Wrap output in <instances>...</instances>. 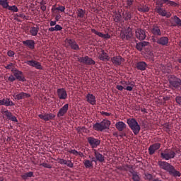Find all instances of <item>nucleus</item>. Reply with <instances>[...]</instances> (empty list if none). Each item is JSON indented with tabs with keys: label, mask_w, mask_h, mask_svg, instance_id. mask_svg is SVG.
Returning <instances> with one entry per match:
<instances>
[{
	"label": "nucleus",
	"mask_w": 181,
	"mask_h": 181,
	"mask_svg": "<svg viewBox=\"0 0 181 181\" xmlns=\"http://www.w3.org/2000/svg\"><path fill=\"white\" fill-rule=\"evenodd\" d=\"M158 167L168 172L173 177H180V172L177 171L173 165L166 161H158Z\"/></svg>",
	"instance_id": "obj_1"
},
{
	"label": "nucleus",
	"mask_w": 181,
	"mask_h": 181,
	"mask_svg": "<svg viewBox=\"0 0 181 181\" xmlns=\"http://www.w3.org/2000/svg\"><path fill=\"white\" fill-rule=\"evenodd\" d=\"M126 124H128V127H129V129L132 130L134 135L137 136L138 134H139V132L141 131V126H139V124H138V122H136L135 118L126 119Z\"/></svg>",
	"instance_id": "obj_2"
},
{
	"label": "nucleus",
	"mask_w": 181,
	"mask_h": 181,
	"mask_svg": "<svg viewBox=\"0 0 181 181\" xmlns=\"http://www.w3.org/2000/svg\"><path fill=\"white\" fill-rule=\"evenodd\" d=\"M110 121L107 119H103V121L95 123L93 125V129L95 131L103 132L104 130L109 129L110 127Z\"/></svg>",
	"instance_id": "obj_3"
},
{
	"label": "nucleus",
	"mask_w": 181,
	"mask_h": 181,
	"mask_svg": "<svg viewBox=\"0 0 181 181\" xmlns=\"http://www.w3.org/2000/svg\"><path fill=\"white\" fill-rule=\"evenodd\" d=\"M119 83L120 85L116 86V89L119 91L126 90L127 91L131 92L132 91V90H134V87H135L134 83L131 81H120Z\"/></svg>",
	"instance_id": "obj_4"
},
{
	"label": "nucleus",
	"mask_w": 181,
	"mask_h": 181,
	"mask_svg": "<svg viewBox=\"0 0 181 181\" xmlns=\"http://www.w3.org/2000/svg\"><path fill=\"white\" fill-rule=\"evenodd\" d=\"M11 72L13 75L9 76L8 78V81L10 82H13L16 80L21 82L26 81V78H25L23 73L21 71H11Z\"/></svg>",
	"instance_id": "obj_5"
},
{
	"label": "nucleus",
	"mask_w": 181,
	"mask_h": 181,
	"mask_svg": "<svg viewBox=\"0 0 181 181\" xmlns=\"http://www.w3.org/2000/svg\"><path fill=\"white\" fill-rule=\"evenodd\" d=\"M169 86L172 90H181L180 78L172 75L169 78Z\"/></svg>",
	"instance_id": "obj_6"
},
{
	"label": "nucleus",
	"mask_w": 181,
	"mask_h": 181,
	"mask_svg": "<svg viewBox=\"0 0 181 181\" xmlns=\"http://www.w3.org/2000/svg\"><path fill=\"white\" fill-rule=\"evenodd\" d=\"M176 153L172 149L165 148L160 153V158L164 160H169L175 158Z\"/></svg>",
	"instance_id": "obj_7"
},
{
	"label": "nucleus",
	"mask_w": 181,
	"mask_h": 181,
	"mask_svg": "<svg viewBox=\"0 0 181 181\" xmlns=\"http://www.w3.org/2000/svg\"><path fill=\"white\" fill-rule=\"evenodd\" d=\"M153 42L157 43V45L163 47L169 46V37L165 36L155 37L153 36Z\"/></svg>",
	"instance_id": "obj_8"
},
{
	"label": "nucleus",
	"mask_w": 181,
	"mask_h": 181,
	"mask_svg": "<svg viewBox=\"0 0 181 181\" xmlns=\"http://www.w3.org/2000/svg\"><path fill=\"white\" fill-rule=\"evenodd\" d=\"M78 62L83 65L94 66L95 65V62L88 56H83L78 57Z\"/></svg>",
	"instance_id": "obj_9"
},
{
	"label": "nucleus",
	"mask_w": 181,
	"mask_h": 181,
	"mask_svg": "<svg viewBox=\"0 0 181 181\" xmlns=\"http://www.w3.org/2000/svg\"><path fill=\"white\" fill-rule=\"evenodd\" d=\"M94 152V157L91 158L90 160L94 161V163L97 164V163H103L105 161V158L103 154L100 153V152L97 151V150H93Z\"/></svg>",
	"instance_id": "obj_10"
},
{
	"label": "nucleus",
	"mask_w": 181,
	"mask_h": 181,
	"mask_svg": "<svg viewBox=\"0 0 181 181\" xmlns=\"http://www.w3.org/2000/svg\"><path fill=\"white\" fill-rule=\"evenodd\" d=\"M64 43H66L67 47H70L72 50L76 52L80 50L79 45H78L75 40L66 38L64 40Z\"/></svg>",
	"instance_id": "obj_11"
},
{
	"label": "nucleus",
	"mask_w": 181,
	"mask_h": 181,
	"mask_svg": "<svg viewBox=\"0 0 181 181\" xmlns=\"http://www.w3.org/2000/svg\"><path fill=\"white\" fill-rule=\"evenodd\" d=\"M150 32L155 37H160L163 35V32L161 31V27L158 25H153L151 28H150Z\"/></svg>",
	"instance_id": "obj_12"
},
{
	"label": "nucleus",
	"mask_w": 181,
	"mask_h": 181,
	"mask_svg": "<svg viewBox=\"0 0 181 181\" xmlns=\"http://www.w3.org/2000/svg\"><path fill=\"white\" fill-rule=\"evenodd\" d=\"M135 48L139 52H141L143 49H148L150 48V42H139L135 45Z\"/></svg>",
	"instance_id": "obj_13"
},
{
	"label": "nucleus",
	"mask_w": 181,
	"mask_h": 181,
	"mask_svg": "<svg viewBox=\"0 0 181 181\" xmlns=\"http://www.w3.org/2000/svg\"><path fill=\"white\" fill-rule=\"evenodd\" d=\"M56 117L53 113H44L38 115V118L41 119L44 122H48L50 120H54Z\"/></svg>",
	"instance_id": "obj_14"
},
{
	"label": "nucleus",
	"mask_w": 181,
	"mask_h": 181,
	"mask_svg": "<svg viewBox=\"0 0 181 181\" xmlns=\"http://www.w3.org/2000/svg\"><path fill=\"white\" fill-rule=\"evenodd\" d=\"M25 64H28V66H30L37 70H42V66L41 65V63H40L37 61L30 59V60L25 62Z\"/></svg>",
	"instance_id": "obj_15"
},
{
	"label": "nucleus",
	"mask_w": 181,
	"mask_h": 181,
	"mask_svg": "<svg viewBox=\"0 0 181 181\" xmlns=\"http://www.w3.org/2000/svg\"><path fill=\"white\" fill-rule=\"evenodd\" d=\"M69 110V104L66 103L63 105L60 109H59V112H57V118H61L64 117V115L68 113V110Z\"/></svg>",
	"instance_id": "obj_16"
},
{
	"label": "nucleus",
	"mask_w": 181,
	"mask_h": 181,
	"mask_svg": "<svg viewBox=\"0 0 181 181\" xmlns=\"http://www.w3.org/2000/svg\"><path fill=\"white\" fill-rule=\"evenodd\" d=\"M86 141H88V144L91 146V148H96L98 146H100V140L94 138V137H88L86 138Z\"/></svg>",
	"instance_id": "obj_17"
},
{
	"label": "nucleus",
	"mask_w": 181,
	"mask_h": 181,
	"mask_svg": "<svg viewBox=\"0 0 181 181\" xmlns=\"http://www.w3.org/2000/svg\"><path fill=\"white\" fill-rule=\"evenodd\" d=\"M59 100H66L68 98V93L64 88H59L56 90Z\"/></svg>",
	"instance_id": "obj_18"
},
{
	"label": "nucleus",
	"mask_w": 181,
	"mask_h": 181,
	"mask_svg": "<svg viewBox=\"0 0 181 181\" xmlns=\"http://www.w3.org/2000/svg\"><path fill=\"white\" fill-rule=\"evenodd\" d=\"M98 59L101 62H109L110 60V57L108 54H107L104 50L101 49L98 52Z\"/></svg>",
	"instance_id": "obj_19"
},
{
	"label": "nucleus",
	"mask_w": 181,
	"mask_h": 181,
	"mask_svg": "<svg viewBox=\"0 0 181 181\" xmlns=\"http://www.w3.org/2000/svg\"><path fill=\"white\" fill-rule=\"evenodd\" d=\"M161 146V144L160 143H154L148 147V154L150 156L154 155L156 151L160 149V147Z\"/></svg>",
	"instance_id": "obj_20"
},
{
	"label": "nucleus",
	"mask_w": 181,
	"mask_h": 181,
	"mask_svg": "<svg viewBox=\"0 0 181 181\" xmlns=\"http://www.w3.org/2000/svg\"><path fill=\"white\" fill-rule=\"evenodd\" d=\"M1 114L4 117H6V118H8V120H11L13 122H18V119H16V117L13 116L12 112H11L9 110L1 111Z\"/></svg>",
	"instance_id": "obj_21"
},
{
	"label": "nucleus",
	"mask_w": 181,
	"mask_h": 181,
	"mask_svg": "<svg viewBox=\"0 0 181 181\" xmlns=\"http://www.w3.org/2000/svg\"><path fill=\"white\" fill-rule=\"evenodd\" d=\"M156 12L158 13L160 16H162V17H165L169 18L171 16L170 13H168V11H166V10H164V8L161 7H156Z\"/></svg>",
	"instance_id": "obj_22"
},
{
	"label": "nucleus",
	"mask_w": 181,
	"mask_h": 181,
	"mask_svg": "<svg viewBox=\"0 0 181 181\" xmlns=\"http://www.w3.org/2000/svg\"><path fill=\"white\" fill-rule=\"evenodd\" d=\"M22 45L25 46V47L30 49V50H34L35 48V41L33 40H27L25 41H22Z\"/></svg>",
	"instance_id": "obj_23"
},
{
	"label": "nucleus",
	"mask_w": 181,
	"mask_h": 181,
	"mask_svg": "<svg viewBox=\"0 0 181 181\" xmlns=\"http://www.w3.org/2000/svg\"><path fill=\"white\" fill-rule=\"evenodd\" d=\"M170 25H172V27L180 28L181 27L180 18H179V17H177V16H173V17L170 18Z\"/></svg>",
	"instance_id": "obj_24"
},
{
	"label": "nucleus",
	"mask_w": 181,
	"mask_h": 181,
	"mask_svg": "<svg viewBox=\"0 0 181 181\" xmlns=\"http://www.w3.org/2000/svg\"><path fill=\"white\" fill-rule=\"evenodd\" d=\"M111 61L113 65L116 66H121L122 63L124 62V59H123L120 56H115L112 57Z\"/></svg>",
	"instance_id": "obj_25"
},
{
	"label": "nucleus",
	"mask_w": 181,
	"mask_h": 181,
	"mask_svg": "<svg viewBox=\"0 0 181 181\" xmlns=\"http://www.w3.org/2000/svg\"><path fill=\"white\" fill-rule=\"evenodd\" d=\"M31 95L29 93H25L24 92H21L18 94H13V98L16 100H24L25 98H30Z\"/></svg>",
	"instance_id": "obj_26"
},
{
	"label": "nucleus",
	"mask_w": 181,
	"mask_h": 181,
	"mask_svg": "<svg viewBox=\"0 0 181 181\" xmlns=\"http://www.w3.org/2000/svg\"><path fill=\"white\" fill-rule=\"evenodd\" d=\"M0 106L12 107L15 106V103L9 98H3L0 100Z\"/></svg>",
	"instance_id": "obj_27"
},
{
	"label": "nucleus",
	"mask_w": 181,
	"mask_h": 181,
	"mask_svg": "<svg viewBox=\"0 0 181 181\" xmlns=\"http://www.w3.org/2000/svg\"><path fill=\"white\" fill-rule=\"evenodd\" d=\"M135 36L139 40H145V37H146V35H145V30L139 28L136 29V30H135Z\"/></svg>",
	"instance_id": "obj_28"
},
{
	"label": "nucleus",
	"mask_w": 181,
	"mask_h": 181,
	"mask_svg": "<svg viewBox=\"0 0 181 181\" xmlns=\"http://www.w3.org/2000/svg\"><path fill=\"white\" fill-rule=\"evenodd\" d=\"M85 99H86V103H88L91 105H95L96 100L95 96L91 93L86 94L85 96Z\"/></svg>",
	"instance_id": "obj_29"
},
{
	"label": "nucleus",
	"mask_w": 181,
	"mask_h": 181,
	"mask_svg": "<svg viewBox=\"0 0 181 181\" xmlns=\"http://www.w3.org/2000/svg\"><path fill=\"white\" fill-rule=\"evenodd\" d=\"M121 18L124 21H131L132 19V13L129 11H124V13H122Z\"/></svg>",
	"instance_id": "obj_30"
},
{
	"label": "nucleus",
	"mask_w": 181,
	"mask_h": 181,
	"mask_svg": "<svg viewBox=\"0 0 181 181\" xmlns=\"http://www.w3.org/2000/svg\"><path fill=\"white\" fill-rule=\"evenodd\" d=\"M146 66H148V65L144 62H138L135 64V68L136 69V70H139L141 71L146 70Z\"/></svg>",
	"instance_id": "obj_31"
},
{
	"label": "nucleus",
	"mask_w": 181,
	"mask_h": 181,
	"mask_svg": "<svg viewBox=\"0 0 181 181\" xmlns=\"http://www.w3.org/2000/svg\"><path fill=\"white\" fill-rule=\"evenodd\" d=\"M91 33L93 34H95V35L105 40H109L110 39V35L109 34H103L97 30L95 29H91Z\"/></svg>",
	"instance_id": "obj_32"
},
{
	"label": "nucleus",
	"mask_w": 181,
	"mask_h": 181,
	"mask_svg": "<svg viewBox=\"0 0 181 181\" xmlns=\"http://www.w3.org/2000/svg\"><path fill=\"white\" fill-rule=\"evenodd\" d=\"M115 127L117 131L122 132L124 129H127V124H124L123 122H117L115 124Z\"/></svg>",
	"instance_id": "obj_33"
},
{
	"label": "nucleus",
	"mask_w": 181,
	"mask_h": 181,
	"mask_svg": "<svg viewBox=\"0 0 181 181\" xmlns=\"http://www.w3.org/2000/svg\"><path fill=\"white\" fill-rule=\"evenodd\" d=\"M59 164L66 165V166H68L71 168H74V163H72V161H71V160L59 159Z\"/></svg>",
	"instance_id": "obj_34"
},
{
	"label": "nucleus",
	"mask_w": 181,
	"mask_h": 181,
	"mask_svg": "<svg viewBox=\"0 0 181 181\" xmlns=\"http://www.w3.org/2000/svg\"><path fill=\"white\" fill-rule=\"evenodd\" d=\"M93 163H94L93 160H83V166L85 167V168L86 169H91L93 167Z\"/></svg>",
	"instance_id": "obj_35"
},
{
	"label": "nucleus",
	"mask_w": 181,
	"mask_h": 181,
	"mask_svg": "<svg viewBox=\"0 0 181 181\" xmlns=\"http://www.w3.org/2000/svg\"><path fill=\"white\" fill-rule=\"evenodd\" d=\"M6 70H11V71H19L18 69L16 68L14 63H9L8 65L4 66Z\"/></svg>",
	"instance_id": "obj_36"
},
{
	"label": "nucleus",
	"mask_w": 181,
	"mask_h": 181,
	"mask_svg": "<svg viewBox=\"0 0 181 181\" xmlns=\"http://www.w3.org/2000/svg\"><path fill=\"white\" fill-rule=\"evenodd\" d=\"M33 177H34L33 172L25 173L21 175V178H22V180H28V178Z\"/></svg>",
	"instance_id": "obj_37"
},
{
	"label": "nucleus",
	"mask_w": 181,
	"mask_h": 181,
	"mask_svg": "<svg viewBox=\"0 0 181 181\" xmlns=\"http://www.w3.org/2000/svg\"><path fill=\"white\" fill-rule=\"evenodd\" d=\"M120 35H126L128 37V39H131L132 38V30L131 29V28L128 27V28H126V30H124V33H120Z\"/></svg>",
	"instance_id": "obj_38"
},
{
	"label": "nucleus",
	"mask_w": 181,
	"mask_h": 181,
	"mask_svg": "<svg viewBox=\"0 0 181 181\" xmlns=\"http://www.w3.org/2000/svg\"><path fill=\"white\" fill-rule=\"evenodd\" d=\"M76 15L78 18L79 19H85V11H83V10H82V8H78V10L76 11Z\"/></svg>",
	"instance_id": "obj_39"
},
{
	"label": "nucleus",
	"mask_w": 181,
	"mask_h": 181,
	"mask_svg": "<svg viewBox=\"0 0 181 181\" xmlns=\"http://www.w3.org/2000/svg\"><path fill=\"white\" fill-rule=\"evenodd\" d=\"M38 27H31V28H30V35H31V36L35 37L38 33Z\"/></svg>",
	"instance_id": "obj_40"
},
{
	"label": "nucleus",
	"mask_w": 181,
	"mask_h": 181,
	"mask_svg": "<svg viewBox=\"0 0 181 181\" xmlns=\"http://www.w3.org/2000/svg\"><path fill=\"white\" fill-rule=\"evenodd\" d=\"M137 10L141 13H146L150 11V8L146 6H139L137 7Z\"/></svg>",
	"instance_id": "obj_41"
},
{
	"label": "nucleus",
	"mask_w": 181,
	"mask_h": 181,
	"mask_svg": "<svg viewBox=\"0 0 181 181\" xmlns=\"http://www.w3.org/2000/svg\"><path fill=\"white\" fill-rule=\"evenodd\" d=\"M54 27L49 28V32H59L63 29L59 25H54Z\"/></svg>",
	"instance_id": "obj_42"
},
{
	"label": "nucleus",
	"mask_w": 181,
	"mask_h": 181,
	"mask_svg": "<svg viewBox=\"0 0 181 181\" xmlns=\"http://www.w3.org/2000/svg\"><path fill=\"white\" fill-rule=\"evenodd\" d=\"M133 3H134V1H132V0H126V2H124V4H123V6L126 9H130Z\"/></svg>",
	"instance_id": "obj_43"
},
{
	"label": "nucleus",
	"mask_w": 181,
	"mask_h": 181,
	"mask_svg": "<svg viewBox=\"0 0 181 181\" xmlns=\"http://www.w3.org/2000/svg\"><path fill=\"white\" fill-rule=\"evenodd\" d=\"M129 173H131V174L132 175V180L134 181H140L141 178L139 177V176L138 175V173L135 171H129Z\"/></svg>",
	"instance_id": "obj_44"
},
{
	"label": "nucleus",
	"mask_w": 181,
	"mask_h": 181,
	"mask_svg": "<svg viewBox=\"0 0 181 181\" xmlns=\"http://www.w3.org/2000/svg\"><path fill=\"white\" fill-rule=\"evenodd\" d=\"M4 9H7L8 11H11L13 13H16L18 11V7L15 5L8 7H3Z\"/></svg>",
	"instance_id": "obj_45"
},
{
	"label": "nucleus",
	"mask_w": 181,
	"mask_h": 181,
	"mask_svg": "<svg viewBox=\"0 0 181 181\" xmlns=\"http://www.w3.org/2000/svg\"><path fill=\"white\" fill-rule=\"evenodd\" d=\"M0 6H1V8H8L11 6H9V1H8V0H0Z\"/></svg>",
	"instance_id": "obj_46"
},
{
	"label": "nucleus",
	"mask_w": 181,
	"mask_h": 181,
	"mask_svg": "<svg viewBox=\"0 0 181 181\" xmlns=\"http://www.w3.org/2000/svg\"><path fill=\"white\" fill-rule=\"evenodd\" d=\"M163 130L168 134L170 132V124L169 123H165L163 125Z\"/></svg>",
	"instance_id": "obj_47"
},
{
	"label": "nucleus",
	"mask_w": 181,
	"mask_h": 181,
	"mask_svg": "<svg viewBox=\"0 0 181 181\" xmlns=\"http://www.w3.org/2000/svg\"><path fill=\"white\" fill-rule=\"evenodd\" d=\"M122 18V17H121V15H120L119 13H116V14L115 15V18H114L115 22H116V23L120 22V18Z\"/></svg>",
	"instance_id": "obj_48"
},
{
	"label": "nucleus",
	"mask_w": 181,
	"mask_h": 181,
	"mask_svg": "<svg viewBox=\"0 0 181 181\" xmlns=\"http://www.w3.org/2000/svg\"><path fill=\"white\" fill-rule=\"evenodd\" d=\"M115 136H116V137L119 136L120 138H127V133H124L123 132H120V133H119V135L115 134Z\"/></svg>",
	"instance_id": "obj_49"
},
{
	"label": "nucleus",
	"mask_w": 181,
	"mask_h": 181,
	"mask_svg": "<svg viewBox=\"0 0 181 181\" xmlns=\"http://www.w3.org/2000/svg\"><path fill=\"white\" fill-rule=\"evenodd\" d=\"M144 179L147 180H151V179H153V175L149 173H146V175H144Z\"/></svg>",
	"instance_id": "obj_50"
},
{
	"label": "nucleus",
	"mask_w": 181,
	"mask_h": 181,
	"mask_svg": "<svg viewBox=\"0 0 181 181\" xmlns=\"http://www.w3.org/2000/svg\"><path fill=\"white\" fill-rule=\"evenodd\" d=\"M76 132H78V134H81L85 132V127H78L76 128Z\"/></svg>",
	"instance_id": "obj_51"
},
{
	"label": "nucleus",
	"mask_w": 181,
	"mask_h": 181,
	"mask_svg": "<svg viewBox=\"0 0 181 181\" xmlns=\"http://www.w3.org/2000/svg\"><path fill=\"white\" fill-rule=\"evenodd\" d=\"M40 165L42 166L44 168H46L47 169H52V165H50V164H49V163H42L40 164Z\"/></svg>",
	"instance_id": "obj_52"
},
{
	"label": "nucleus",
	"mask_w": 181,
	"mask_h": 181,
	"mask_svg": "<svg viewBox=\"0 0 181 181\" xmlns=\"http://www.w3.org/2000/svg\"><path fill=\"white\" fill-rule=\"evenodd\" d=\"M159 1V4H160V6H163V4H169V2H173L170 0H158Z\"/></svg>",
	"instance_id": "obj_53"
},
{
	"label": "nucleus",
	"mask_w": 181,
	"mask_h": 181,
	"mask_svg": "<svg viewBox=\"0 0 181 181\" xmlns=\"http://www.w3.org/2000/svg\"><path fill=\"white\" fill-rule=\"evenodd\" d=\"M64 9H65V8L64 6H59L56 7V10H57V11H59L62 13L64 12Z\"/></svg>",
	"instance_id": "obj_54"
},
{
	"label": "nucleus",
	"mask_w": 181,
	"mask_h": 181,
	"mask_svg": "<svg viewBox=\"0 0 181 181\" xmlns=\"http://www.w3.org/2000/svg\"><path fill=\"white\" fill-rule=\"evenodd\" d=\"M68 153H69L75 156H76V154H78V153H82V152L76 151V150H69L68 151Z\"/></svg>",
	"instance_id": "obj_55"
},
{
	"label": "nucleus",
	"mask_w": 181,
	"mask_h": 181,
	"mask_svg": "<svg viewBox=\"0 0 181 181\" xmlns=\"http://www.w3.org/2000/svg\"><path fill=\"white\" fill-rule=\"evenodd\" d=\"M165 5L176 7L177 6V4H176L175 1H169V3H165Z\"/></svg>",
	"instance_id": "obj_56"
},
{
	"label": "nucleus",
	"mask_w": 181,
	"mask_h": 181,
	"mask_svg": "<svg viewBox=\"0 0 181 181\" xmlns=\"http://www.w3.org/2000/svg\"><path fill=\"white\" fill-rule=\"evenodd\" d=\"M45 3L41 2V6L40 7V8L41 9V11H42V12H45V10L47 9V7H45Z\"/></svg>",
	"instance_id": "obj_57"
},
{
	"label": "nucleus",
	"mask_w": 181,
	"mask_h": 181,
	"mask_svg": "<svg viewBox=\"0 0 181 181\" xmlns=\"http://www.w3.org/2000/svg\"><path fill=\"white\" fill-rule=\"evenodd\" d=\"M175 100H176V103H177V105H181V97L180 96H176Z\"/></svg>",
	"instance_id": "obj_58"
},
{
	"label": "nucleus",
	"mask_w": 181,
	"mask_h": 181,
	"mask_svg": "<svg viewBox=\"0 0 181 181\" xmlns=\"http://www.w3.org/2000/svg\"><path fill=\"white\" fill-rule=\"evenodd\" d=\"M61 18H62V16H60V14L57 13V14H56V16L54 17V21L56 22H59V21L60 20Z\"/></svg>",
	"instance_id": "obj_59"
},
{
	"label": "nucleus",
	"mask_w": 181,
	"mask_h": 181,
	"mask_svg": "<svg viewBox=\"0 0 181 181\" xmlns=\"http://www.w3.org/2000/svg\"><path fill=\"white\" fill-rule=\"evenodd\" d=\"M14 55L15 52H13V51L9 50L8 52V56H9V57H13Z\"/></svg>",
	"instance_id": "obj_60"
},
{
	"label": "nucleus",
	"mask_w": 181,
	"mask_h": 181,
	"mask_svg": "<svg viewBox=\"0 0 181 181\" xmlns=\"http://www.w3.org/2000/svg\"><path fill=\"white\" fill-rule=\"evenodd\" d=\"M100 113L101 114V115L106 116V117H110V115H111L110 113L106 112H101Z\"/></svg>",
	"instance_id": "obj_61"
},
{
	"label": "nucleus",
	"mask_w": 181,
	"mask_h": 181,
	"mask_svg": "<svg viewBox=\"0 0 181 181\" xmlns=\"http://www.w3.org/2000/svg\"><path fill=\"white\" fill-rule=\"evenodd\" d=\"M120 38L122 40H131V38H128V37L127 35H120Z\"/></svg>",
	"instance_id": "obj_62"
},
{
	"label": "nucleus",
	"mask_w": 181,
	"mask_h": 181,
	"mask_svg": "<svg viewBox=\"0 0 181 181\" xmlns=\"http://www.w3.org/2000/svg\"><path fill=\"white\" fill-rule=\"evenodd\" d=\"M57 21H50V26L53 27V26H56V25H56V23Z\"/></svg>",
	"instance_id": "obj_63"
},
{
	"label": "nucleus",
	"mask_w": 181,
	"mask_h": 181,
	"mask_svg": "<svg viewBox=\"0 0 181 181\" xmlns=\"http://www.w3.org/2000/svg\"><path fill=\"white\" fill-rule=\"evenodd\" d=\"M124 167H126V168L127 169L132 170V165H124Z\"/></svg>",
	"instance_id": "obj_64"
}]
</instances>
